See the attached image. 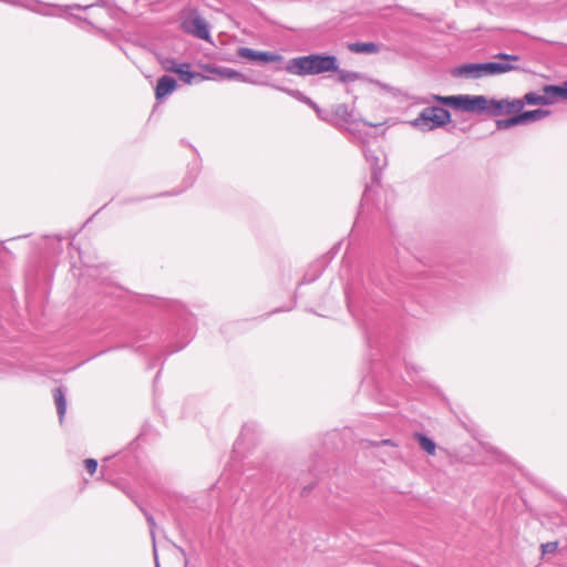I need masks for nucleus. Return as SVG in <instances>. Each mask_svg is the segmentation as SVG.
Wrapping results in <instances>:
<instances>
[{"label": "nucleus", "instance_id": "obj_4", "mask_svg": "<svg viewBox=\"0 0 567 567\" xmlns=\"http://www.w3.org/2000/svg\"><path fill=\"white\" fill-rule=\"evenodd\" d=\"M182 29L198 39L209 40V25L197 12H190L182 21Z\"/></svg>", "mask_w": 567, "mask_h": 567}, {"label": "nucleus", "instance_id": "obj_34", "mask_svg": "<svg viewBox=\"0 0 567 567\" xmlns=\"http://www.w3.org/2000/svg\"><path fill=\"white\" fill-rule=\"evenodd\" d=\"M317 115H318L321 120H323V121H327V122H332V121H333V120H332V118H330V117L328 116V114H326V112H324L323 110H321V109H320V113H317Z\"/></svg>", "mask_w": 567, "mask_h": 567}, {"label": "nucleus", "instance_id": "obj_35", "mask_svg": "<svg viewBox=\"0 0 567 567\" xmlns=\"http://www.w3.org/2000/svg\"><path fill=\"white\" fill-rule=\"evenodd\" d=\"M378 85H380L384 90H389V86L386 84H381L380 82H377Z\"/></svg>", "mask_w": 567, "mask_h": 567}, {"label": "nucleus", "instance_id": "obj_33", "mask_svg": "<svg viewBox=\"0 0 567 567\" xmlns=\"http://www.w3.org/2000/svg\"><path fill=\"white\" fill-rule=\"evenodd\" d=\"M415 437L417 439V442H419L421 449L425 450V442H426L425 433H416Z\"/></svg>", "mask_w": 567, "mask_h": 567}, {"label": "nucleus", "instance_id": "obj_36", "mask_svg": "<svg viewBox=\"0 0 567 567\" xmlns=\"http://www.w3.org/2000/svg\"><path fill=\"white\" fill-rule=\"evenodd\" d=\"M390 443H391V441H390V440H383V441L381 442V444H383V445H386V444H390Z\"/></svg>", "mask_w": 567, "mask_h": 567}, {"label": "nucleus", "instance_id": "obj_12", "mask_svg": "<svg viewBox=\"0 0 567 567\" xmlns=\"http://www.w3.org/2000/svg\"><path fill=\"white\" fill-rule=\"evenodd\" d=\"M543 92L546 93L548 105L558 100L567 101V81L563 85H545Z\"/></svg>", "mask_w": 567, "mask_h": 567}, {"label": "nucleus", "instance_id": "obj_13", "mask_svg": "<svg viewBox=\"0 0 567 567\" xmlns=\"http://www.w3.org/2000/svg\"><path fill=\"white\" fill-rule=\"evenodd\" d=\"M271 87L287 93L291 97L309 105L316 113H320V107L318 106V104L316 102H313L310 97L306 96L301 91L292 90V89H288V87H284V86L275 85V84H271Z\"/></svg>", "mask_w": 567, "mask_h": 567}, {"label": "nucleus", "instance_id": "obj_32", "mask_svg": "<svg viewBox=\"0 0 567 567\" xmlns=\"http://www.w3.org/2000/svg\"><path fill=\"white\" fill-rule=\"evenodd\" d=\"M436 444L433 440L427 437V455L435 454Z\"/></svg>", "mask_w": 567, "mask_h": 567}, {"label": "nucleus", "instance_id": "obj_27", "mask_svg": "<svg viewBox=\"0 0 567 567\" xmlns=\"http://www.w3.org/2000/svg\"><path fill=\"white\" fill-rule=\"evenodd\" d=\"M525 106V103H524V100L523 99H514V100H509L508 99V109H507V114L508 113H520L522 110L524 109Z\"/></svg>", "mask_w": 567, "mask_h": 567}, {"label": "nucleus", "instance_id": "obj_11", "mask_svg": "<svg viewBox=\"0 0 567 567\" xmlns=\"http://www.w3.org/2000/svg\"><path fill=\"white\" fill-rule=\"evenodd\" d=\"M177 87V82L169 75H163L157 80L155 86L156 100H163L168 94L173 93Z\"/></svg>", "mask_w": 567, "mask_h": 567}, {"label": "nucleus", "instance_id": "obj_26", "mask_svg": "<svg viewBox=\"0 0 567 567\" xmlns=\"http://www.w3.org/2000/svg\"><path fill=\"white\" fill-rule=\"evenodd\" d=\"M257 53L258 51L252 50L250 48L241 47L237 49V55L243 59H248L251 61L257 60Z\"/></svg>", "mask_w": 567, "mask_h": 567}, {"label": "nucleus", "instance_id": "obj_14", "mask_svg": "<svg viewBox=\"0 0 567 567\" xmlns=\"http://www.w3.org/2000/svg\"><path fill=\"white\" fill-rule=\"evenodd\" d=\"M0 1L11 4V6L24 8L30 11H33V12H38L43 16H53L54 14L51 11L40 9L41 3L38 0H0Z\"/></svg>", "mask_w": 567, "mask_h": 567}, {"label": "nucleus", "instance_id": "obj_8", "mask_svg": "<svg viewBox=\"0 0 567 567\" xmlns=\"http://www.w3.org/2000/svg\"><path fill=\"white\" fill-rule=\"evenodd\" d=\"M454 78L480 79L483 78L482 63H466L452 69Z\"/></svg>", "mask_w": 567, "mask_h": 567}, {"label": "nucleus", "instance_id": "obj_5", "mask_svg": "<svg viewBox=\"0 0 567 567\" xmlns=\"http://www.w3.org/2000/svg\"><path fill=\"white\" fill-rule=\"evenodd\" d=\"M363 154L367 162L370 163L372 168L371 178L373 182H378L381 178V173L388 165L386 156L383 151L379 148L364 147Z\"/></svg>", "mask_w": 567, "mask_h": 567}, {"label": "nucleus", "instance_id": "obj_38", "mask_svg": "<svg viewBox=\"0 0 567 567\" xmlns=\"http://www.w3.org/2000/svg\"><path fill=\"white\" fill-rule=\"evenodd\" d=\"M153 549H156V546H155V545L153 546ZM154 551L156 553V550H154Z\"/></svg>", "mask_w": 567, "mask_h": 567}, {"label": "nucleus", "instance_id": "obj_24", "mask_svg": "<svg viewBox=\"0 0 567 567\" xmlns=\"http://www.w3.org/2000/svg\"><path fill=\"white\" fill-rule=\"evenodd\" d=\"M256 61L262 63L280 62L282 61V55L268 51H258Z\"/></svg>", "mask_w": 567, "mask_h": 567}, {"label": "nucleus", "instance_id": "obj_19", "mask_svg": "<svg viewBox=\"0 0 567 567\" xmlns=\"http://www.w3.org/2000/svg\"><path fill=\"white\" fill-rule=\"evenodd\" d=\"M53 398L56 405V412L59 415L60 423H62L63 417L65 415L66 411V400H65V393L62 388H56L53 390Z\"/></svg>", "mask_w": 567, "mask_h": 567}, {"label": "nucleus", "instance_id": "obj_30", "mask_svg": "<svg viewBox=\"0 0 567 567\" xmlns=\"http://www.w3.org/2000/svg\"><path fill=\"white\" fill-rule=\"evenodd\" d=\"M84 466L90 474H94L97 468V462L94 458H86L84 461Z\"/></svg>", "mask_w": 567, "mask_h": 567}, {"label": "nucleus", "instance_id": "obj_7", "mask_svg": "<svg viewBox=\"0 0 567 567\" xmlns=\"http://www.w3.org/2000/svg\"><path fill=\"white\" fill-rule=\"evenodd\" d=\"M488 99L484 95H464L461 111L470 113H486Z\"/></svg>", "mask_w": 567, "mask_h": 567}, {"label": "nucleus", "instance_id": "obj_21", "mask_svg": "<svg viewBox=\"0 0 567 567\" xmlns=\"http://www.w3.org/2000/svg\"><path fill=\"white\" fill-rule=\"evenodd\" d=\"M434 99L439 100L440 102H442L445 105L452 106L455 110L461 111L462 105H463L464 95H451V96H443V97L434 96Z\"/></svg>", "mask_w": 567, "mask_h": 567}, {"label": "nucleus", "instance_id": "obj_22", "mask_svg": "<svg viewBox=\"0 0 567 567\" xmlns=\"http://www.w3.org/2000/svg\"><path fill=\"white\" fill-rule=\"evenodd\" d=\"M525 104L530 105H548V101L546 100V93L539 95L535 92H528L523 97Z\"/></svg>", "mask_w": 567, "mask_h": 567}, {"label": "nucleus", "instance_id": "obj_23", "mask_svg": "<svg viewBox=\"0 0 567 567\" xmlns=\"http://www.w3.org/2000/svg\"><path fill=\"white\" fill-rule=\"evenodd\" d=\"M520 117L519 114H516L509 118H503L496 121V126L498 130H508L513 126L520 125Z\"/></svg>", "mask_w": 567, "mask_h": 567}, {"label": "nucleus", "instance_id": "obj_25", "mask_svg": "<svg viewBox=\"0 0 567 567\" xmlns=\"http://www.w3.org/2000/svg\"><path fill=\"white\" fill-rule=\"evenodd\" d=\"M162 68L167 72L176 73L181 64L173 58H163L159 60Z\"/></svg>", "mask_w": 567, "mask_h": 567}, {"label": "nucleus", "instance_id": "obj_20", "mask_svg": "<svg viewBox=\"0 0 567 567\" xmlns=\"http://www.w3.org/2000/svg\"><path fill=\"white\" fill-rule=\"evenodd\" d=\"M337 73V81L343 84L360 81L363 79V74L354 71H349L344 69H340L332 71Z\"/></svg>", "mask_w": 567, "mask_h": 567}, {"label": "nucleus", "instance_id": "obj_3", "mask_svg": "<svg viewBox=\"0 0 567 567\" xmlns=\"http://www.w3.org/2000/svg\"><path fill=\"white\" fill-rule=\"evenodd\" d=\"M496 59L506 61V62H485L482 63L483 76L487 75H496L507 73L514 70H518L519 68L512 64L511 62L519 61V56L515 54L508 53H498L495 55Z\"/></svg>", "mask_w": 567, "mask_h": 567}, {"label": "nucleus", "instance_id": "obj_29", "mask_svg": "<svg viewBox=\"0 0 567 567\" xmlns=\"http://www.w3.org/2000/svg\"><path fill=\"white\" fill-rule=\"evenodd\" d=\"M142 511H143V513L145 515V518H146V522H147V524L150 526V532H151L152 538L154 539L155 538V526H156L155 519L145 509L142 508Z\"/></svg>", "mask_w": 567, "mask_h": 567}, {"label": "nucleus", "instance_id": "obj_9", "mask_svg": "<svg viewBox=\"0 0 567 567\" xmlns=\"http://www.w3.org/2000/svg\"><path fill=\"white\" fill-rule=\"evenodd\" d=\"M181 81L186 84L199 83L207 80H214L215 78L204 75L198 72H194L190 70L189 63H181L179 68L176 71Z\"/></svg>", "mask_w": 567, "mask_h": 567}, {"label": "nucleus", "instance_id": "obj_2", "mask_svg": "<svg viewBox=\"0 0 567 567\" xmlns=\"http://www.w3.org/2000/svg\"><path fill=\"white\" fill-rule=\"evenodd\" d=\"M394 200L395 195L391 188L383 187L380 184V181H372L371 185H368L363 193L361 209L358 214L355 224L364 219L365 209H369L370 206H373L380 215H385L393 206Z\"/></svg>", "mask_w": 567, "mask_h": 567}, {"label": "nucleus", "instance_id": "obj_37", "mask_svg": "<svg viewBox=\"0 0 567 567\" xmlns=\"http://www.w3.org/2000/svg\"><path fill=\"white\" fill-rule=\"evenodd\" d=\"M364 124L368 125V126H371V127H375L377 126V124H372V123H369V122H364Z\"/></svg>", "mask_w": 567, "mask_h": 567}, {"label": "nucleus", "instance_id": "obj_39", "mask_svg": "<svg viewBox=\"0 0 567 567\" xmlns=\"http://www.w3.org/2000/svg\"><path fill=\"white\" fill-rule=\"evenodd\" d=\"M156 567H159L158 563L156 561Z\"/></svg>", "mask_w": 567, "mask_h": 567}, {"label": "nucleus", "instance_id": "obj_1", "mask_svg": "<svg viewBox=\"0 0 567 567\" xmlns=\"http://www.w3.org/2000/svg\"><path fill=\"white\" fill-rule=\"evenodd\" d=\"M282 69L298 76L318 75L338 70V58L331 54L313 53L292 58Z\"/></svg>", "mask_w": 567, "mask_h": 567}, {"label": "nucleus", "instance_id": "obj_10", "mask_svg": "<svg viewBox=\"0 0 567 567\" xmlns=\"http://www.w3.org/2000/svg\"><path fill=\"white\" fill-rule=\"evenodd\" d=\"M451 120V113L449 110L442 106H429L427 107V124L432 123L430 128L443 126Z\"/></svg>", "mask_w": 567, "mask_h": 567}, {"label": "nucleus", "instance_id": "obj_16", "mask_svg": "<svg viewBox=\"0 0 567 567\" xmlns=\"http://www.w3.org/2000/svg\"><path fill=\"white\" fill-rule=\"evenodd\" d=\"M348 49L353 53L373 54L380 51L378 44L373 42H353L348 44Z\"/></svg>", "mask_w": 567, "mask_h": 567}, {"label": "nucleus", "instance_id": "obj_6", "mask_svg": "<svg viewBox=\"0 0 567 567\" xmlns=\"http://www.w3.org/2000/svg\"><path fill=\"white\" fill-rule=\"evenodd\" d=\"M203 69L220 79L254 83L252 81H249L245 74L230 68L206 64L203 66Z\"/></svg>", "mask_w": 567, "mask_h": 567}, {"label": "nucleus", "instance_id": "obj_31", "mask_svg": "<svg viewBox=\"0 0 567 567\" xmlns=\"http://www.w3.org/2000/svg\"><path fill=\"white\" fill-rule=\"evenodd\" d=\"M424 123H425V107L419 112L417 117L411 122V125L414 127H419Z\"/></svg>", "mask_w": 567, "mask_h": 567}, {"label": "nucleus", "instance_id": "obj_28", "mask_svg": "<svg viewBox=\"0 0 567 567\" xmlns=\"http://www.w3.org/2000/svg\"><path fill=\"white\" fill-rule=\"evenodd\" d=\"M540 549L544 555L554 554L558 549V542H548V543L542 544Z\"/></svg>", "mask_w": 567, "mask_h": 567}, {"label": "nucleus", "instance_id": "obj_15", "mask_svg": "<svg viewBox=\"0 0 567 567\" xmlns=\"http://www.w3.org/2000/svg\"><path fill=\"white\" fill-rule=\"evenodd\" d=\"M332 116L338 123H342L344 125H351L355 123L353 114L351 113L347 104L336 105L332 111Z\"/></svg>", "mask_w": 567, "mask_h": 567}, {"label": "nucleus", "instance_id": "obj_18", "mask_svg": "<svg viewBox=\"0 0 567 567\" xmlns=\"http://www.w3.org/2000/svg\"><path fill=\"white\" fill-rule=\"evenodd\" d=\"M549 114H550V111H548V110L537 109V110L520 112L519 117H520L522 124H526V123L543 120V118L547 117Z\"/></svg>", "mask_w": 567, "mask_h": 567}, {"label": "nucleus", "instance_id": "obj_17", "mask_svg": "<svg viewBox=\"0 0 567 567\" xmlns=\"http://www.w3.org/2000/svg\"><path fill=\"white\" fill-rule=\"evenodd\" d=\"M487 114L491 116H498L501 114L507 113L508 109V99H488L487 105Z\"/></svg>", "mask_w": 567, "mask_h": 567}]
</instances>
